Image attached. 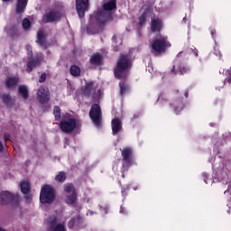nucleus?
<instances>
[{
    "instance_id": "nucleus-1",
    "label": "nucleus",
    "mask_w": 231,
    "mask_h": 231,
    "mask_svg": "<svg viewBox=\"0 0 231 231\" xmlns=\"http://www.w3.org/2000/svg\"><path fill=\"white\" fill-rule=\"evenodd\" d=\"M116 10V1L108 0L103 4L102 8H98L96 13L90 15L87 32L90 35L98 33L102 24L113 21V14Z\"/></svg>"
},
{
    "instance_id": "nucleus-2",
    "label": "nucleus",
    "mask_w": 231,
    "mask_h": 231,
    "mask_svg": "<svg viewBox=\"0 0 231 231\" xmlns=\"http://www.w3.org/2000/svg\"><path fill=\"white\" fill-rule=\"evenodd\" d=\"M129 69H131V59L129 56L122 55L114 70V75L116 79L124 80V79H126Z\"/></svg>"
},
{
    "instance_id": "nucleus-3",
    "label": "nucleus",
    "mask_w": 231,
    "mask_h": 231,
    "mask_svg": "<svg viewBox=\"0 0 231 231\" xmlns=\"http://www.w3.org/2000/svg\"><path fill=\"white\" fill-rule=\"evenodd\" d=\"M152 48L156 53L165 52L167 48H171L169 38L162 34L157 35L152 43Z\"/></svg>"
},
{
    "instance_id": "nucleus-4",
    "label": "nucleus",
    "mask_w": 231,
    "mask_h": 231,
    "mask_svg": "<svg viewBox=\"0 0 231 231\" xmlns=\"http://www.w3.org/2000/svg\"><path fill=\"white\" fill-rule=\"evenodd\" d=\"M41 203H53L55 201V189L50 185H45L42 188L40 194Z\"/></svg>"
},
{
    "instance_id": "nucleus-5",
    "label": "nucleus",
    "mask_w": 231,
    "mask_h": 231,
    "mask_svg": "<svg viewBox=\"0 0 231 231\" xmlns=\"http://www.w3.org/2000/svg\"><path fill=\"white\" fill-rule=\"evenodd\" d=\"M83 93L86 97H92V98H98L100 97V88H98L97 82L87 83L83 88Z\"/></svg>"
},
{
    "instance_id": "nucleus-6",
    "label": "nucleus",
    "mask_w": 231,
    "mask_h": 231,
    "mask_svg": "<svg viewBox=\"0 0 231 231\" xmlns=\"http://www.w3.org/2000/svg\"><path fill=\"white\" fill-rule=\"evenodd\" d=\"M89 116L93 124L97 127H100L102 124V109L97 104H94L89 111Z\"/></svg>"
},
{
    "instance_id": "nucleus-7",
    "label": "nucleus",
    "mask_w": 231,
    "mask_h": 231,
    "mask_svg": "<svg viewBox=\"0 0 231 231\" xmlns=\"http://www.w3.org/2000/svg\"><path fill=\"white\" fill-rule=\"evenodd\" d=\"M65 192V203L68 205H73L77 201V191L72 184H67L64 186Z\"/></svg>"
},
{
    "instance_id": "nucleus-8",
    "label": "nucleus",
    "mask_w": 231,
    "mask_h": 231,
    "mask_svg": "<svg viewBox=\"0 0 231 231\" xmlns=\"http://www.w3.org/2000/svg\"><path fill=\"white\" fill-rule=\"evenodd\" d=\"M8 203L17 205L19 203V197L8 191H2L0 193V205H8Z\"/></svg>"
},
{
    "instance_id": "nucleus-9",
    "label": "nucleus",
    "mask_w": 231,
    "mask_h": 231,
    "mask_svg": "<svg viewBox=\"0 0 231 231\" xmlns=\"http://www.w3.org/2000/svg\"><path fill=\"white\" fill-rule=\"evenodd\" d=\"M64 14V11L62 10H53L50 13L46 14L42 17V23H57V21H60V17Z\"/></svg>"
},
{
    "instance_id": "nucleus-10",
    "label": "nucleus",
    "mask_w": 231,
    "mask_h": 231,
    "mask_svg": "<svg viewBox=\"0 0 231 231\" xmlns=\"http://www.w3.org/2000/svg\"><path fill=\"white\" fill-rule=\"evenodd\" d=\"M60 127L63 133H71L77 128L75 118L63 119L60 123Z\"/></svg>"
},
{
    "instance_id": "nucleus-11",
    "label": "nucleus",
    "mask_w": 231,
    "mask_h": 231,
    "mask_svg": "<svg viewBox=\"0 0 231 231\" xmlns=\"http://www.w3.org/2000/svg\"><path fill=\"white\" fill-rule=\"evenodd\" d=\"M47 231H66L63 224H57V213L47 219Z\"/></svg>"
},
{
    "instance_id": "nucleus-12",
    "label": "nucleus",
    "mask_w": 231,
    "mask_h": 231,
    "mask_svg": "<svg viewBox=\"0 0 231 231\" xmlns=\"http://www.w3.org/2000/svg\"><path fill=\"white\" fill-rule=\"evenodd\" d=\"M123 158V169H129L133 163V150L131 148H125L121 152Z\"/></svg>"
},
{
    "instance_id": "nucleus-13",
    "label": "nucleus",
    "mask_w": 231,
    "mask_h": 231,
    "mask_svg": "<svg viewBox=\"0 0 231 231\" xmlns=\"http://www.w3.org/2000/svg\"><path fill=\"white\" fill-rule=\"evenodd\" d=\"M88 6H89V0H76V10L80 19H82L86 12H88Z\"/></svg>"
},
{
    "instance_id": "nucleus-14",
    "label": "nucleus",
    "mask_w": 231,
    "mask_h": 231,
    "mask_svg": "<svg viewBox=\"0 0 231 231\" xmlns=\"http://www.w3.org/2000/svg\"><path fill=\"white\" fill-rule=\"evenodd\" d=\"M37 98L41 104H48L50 102V90L44 87H41L37 92Z\"/></svg>"
},
{
    "instance_id": "nucleus-15",
    "label": "nucleus",
    "mask_w": 231,
    "mask_h": 231,
    "mask_svg": "<svg viewBox=\"0 0 231 231\" xmlns=\"http://www.w3.org/2000/svg\"><path fill=\"white\" fill-rule=\"evenodd\" d=\"M20 188L23 194L25 195L27 201H32V196L30 195V189H31L30 182L28 180L22 181Z\"/></svg>"
},
{
    "instance_id": "nucleus-16",
    "label": "nucleus",
    "mask_w": 231,
    "mask_h": 231,
    "mask_svg": "<svg viewBox=\"0 0 231 231\" xmlns=\"http://www.w3.org/2000/svg\"><path fill=\"white\" fill-rule=\"evenodd\" d=\"M162 28H163V23L160 20V18H153L151 21L152 32H162Z\"/></svg>"
},
{
    "instance_id": "nucleus-17",
    "label": "nucleus",
    "mask_w": 231,
    "mask_h": 231,
    "mask_svg": "<svg viewBox=\"0 0 231 231\" xmlns=\"http://www.w3.org/2000/svg\"><path fill=\"white\" fill-rule=\"evenodd\" d=\"M122 131V121L118 118H115L112 120V133L113 134H116Z\"/></svg>"
},
{
    "instance_id": "nucleus-18",
    "label": "nucleus",
    "mask_w": 231,
    "mask_h": 231,
    "mask_svg": "<svg viewBox=\"0 0 231 231\" xmlns=\"http://www.w3.org/2000/svg\"><path fill=\"white\" fill-rule=\"evenodd\" d=\"M28 0H17L16 14H23L24 10H26Z\"/></svg>"
},
{
    "instance_id": "nucleus-19",
    "label": "nucleus",
    "mask_w": 231,
    "mask_h": 231,
    "mask_svg": "<svg viewBox=\"0 0 231 231\" xmlns=\"http://www.w3.org/2000/svg\"><path fill=\"white\" fill-rule=\"evenodd\" d=\"M37 66H39V60H30L27 62V73H32V71H33V68H37Z\"/></svg>"
},
{
    "instance_id": "nucleus-20",
    "label": "nucleus",
    "mask_w": 231,
    "mask_h": 231,
    "mask_svg": "<svg viewBox=\"0 0 231 231\" xmlns=\"http://www.w3.org/2000/svg\"><path fill=\"white\" fill-rule=\"evenodd\" d=\"M19 84V78H8L6 80V86L9 89L15 88Z\"/></svg>"
},
{
    "instance_id": "nucleus-21",
    "label": "nucleus",
    "mask_w": 231,
    "mask_h": 231,
    "mask_svg": "<svg viewBox=\"0 0 231 231\" xmlns=\"http://www.w3.org/2000/svg\"><path fill=\"white\" fill-rule=\"evenodd\" d=\"M91 64H95L96 66H98L100 62H102V55L96 53L90 58Z\"/></svg>"
},
{
    "instance_id": "nucleus-22",
    "label": "nucleus",
    "mask_w": 231,
    "mask_h": 231,
    "mask_svg": "<svg viewBox=\"0 0 231 231\" xmlns=\"http://www.w3.org/2000/svg\"><path fill=\"white\" fill-rule=\"evenodd\" d=\"M18 91L23 98H28V87L26 85L19 86Z\"/></svg>"
},
{
    "instance_id": "nucleus-23",
    "label": "nucleus",
    "mask_w": 231,
    "mask_h": 231,
    "mask_svg": "<svg viewBox=\"0 0 231 231\" xmlns=\"http://www.w3.org/2000/svg\"><path fill=\"white\" fill-rule=\"evenodd\" d=\"M38 41L41 44V46H42V48H46V41L44 39V32L42 30L38 31Z\"/></svg>"
},
{
    "instance_id": "nucleus-24",
    "label": "nucleus",
    "mask_w": 231,
    "mask_h": 231,
    "mask_svg": "<svg viewBox=\"0 0 231 231\" xmlns=\"http://www.w3.org/2000/svg\"><path fill=\"white\" fill-rule=\"evenodd\" d=\"M70 73L73 77H79L80 76V68L77 66L70 67Z\"/></svg>"
},
{
    "instance_id": "nucleus-25",
    "label": "nucleus",
    "mask_w": 231,
    "mask_h": 231,
    "mask_svg": "<svg viewBox=\"0 0 231 231\" xmlns=\"http://www.w3.org/2000/svg\"><path fill=\"white\" fill-rule=\"evenodd\" d=\"M119 88H120V94L122 96L125 95L126 91L129 89V86L125 85V83H124L123 81H120Z\"/></svg>"
},
{
    "instance_id": "nucleus-26",
    "label": "nucleus",
    "mask_w": 231,
    "mask_h": 231,
    "mask_svg": "<svg viewBox=\"0 0 231 231\" xmlns=\"http://www.w3.org/2000/svg\"><path fill=\"white\" fill-rule=\"evenodd\" d=\"M146 14H143L139 19H138V23H137V26L138 28H142V26H143V24H145V21H146Z\"/></svg>"
},
{
    "instance_id": "nucleus-27",
    "label": "nucleus",
    "mask_w": 231,
    "mask_h": 231,
    "mask_svg": "<svg viewBox=\"0 0 231 231\" xmlns=\"http://www.w3.org/2000/svg\"><path fill=\"white\" fill-rule=\"evenodd\" d=\"M22 26L23 30H30V27L32 26V23L28 18H24L22 23Z\"/></svg>"
},
{
    "instance_id": "nucleus-28",
    "label": "nucleus",
    "mask_w": 231,
    "mask_h": 231,
    "mask_svg": "<svg viewBox=\"0 0 231 231\" xmlns=\"http://www.w3.org/2000/svg\"><path fill=\"white\" fill-rule=\"evenodd\" d=\"M174 111H175L176 115H178V113L183 111V104H181V102L175 103L174 104Z\"/></svg>"
},
{
    "instance_id": "nucleus-29",
    "label": "nucleus",
    "mask_w": 231,
    "mask_h": 231,
    "mask_svg": "<svg viewBox=\"0 0 231 231\" xmlns=\"http://www.w3.org/2000/svg\"><path fill=\"white\" fill-rule=\"evenodd\" d=\"M65 180H66V173H64V172H60L57 176H56V180L57 181H60V182H62V181H65Z\"/></svg>"
},
{
    "instance_id": "nucleus-30",
    "label": "nucleus",
    "mask_w": 231,
    "mask_h": 231,
    "mask_svg": "<svg viewBox=\"0 0 231 231\" xmlns=\"http://www.w3.org/2000/svg\"><path fill=\"white\" fill-rule=\"evenodd\" d=\"M53 113H54V116H55L56 120H59V118H60V107L55 106Z\"/></svg>"
},
{
    "instance_id": "nucleus-31",
    "label": "nucleus",
    "mask_w": 231,
    "mask_h": 231,
    "mask_svg": "<svg viewBox=\"0 0 231 231\" xmlns=\"http://www.w3.org/2000/svg\"><path fill=\"white\" fill-rule=\"evenodd\" d=\"M2 100L5 104H6L8 106V104H10V102L12 101V98H10L9 95H3Z\"/></svg>"
},
{
    "instance_id": "nucleus-32",
    "label": "nucleus",
    "mask_w": 231,
    "mask_h": 231,
    "mask_svg": "<svg viewBox=\"0 0 231 231\" xmlns=\"http://www.w3.org/2000/svg\"><path fill=\"white\" fill-rule=\"evenodd\" d=\"M180 75H184V73H189V69L185 68V67H180Z\"/></svg>"
},
{
    "instance_id": "nucleus-33",
    "label": "nucleus",
    "mask_w": 231,
    "mask_h": 231,
    "mask_svg": "<svg viewBox=\"0 0 231 231\" xmlns=\"http://www.w3.org/2000/svg\"><path fill=\"white\" fill-rule=\"evenodd\" d=\"M26 50H27V53H28L29 59H32V46L27 45Z\"/></svg>"
},
{
    "instance_id": "nucleus-34",
    "label": "nucleus",
    "mask_w": 231,
    "mask_h": 231,
    "mask_svg": "<svg viewBox=\"0 0 231 231\" xmlns=\"http://www.w3.org/2000/svg\"><path fill=\"white\" fill-rule=\"evenodd\" d=\"M45 80H46V74L43 73V74H42V76H41V78H40V79H39V82L42 83V82H44Z\"/></svg>"
},
{
    "instance_id": "nucleus-35",
    "label": "nucleus",
    "mask_w": 231,
    "mask_h": 231,
    "mask_svg": "<svg viewBox=\"0 0 231 231\" xmlns=\"http://www.w3.org/2000/svg\"><path fill=\"white\" fill-rule=\"evenodd\" d=\"M4 140L5 142H8V140L12 141V138L10 137L9 134H5Z\"/></svg>"
},
{
    "instance_id": "nucleus-36",
    "label": "nucleus",
    "mask_w": 231,
    "mask_h": 231,
    "mask_svg": "<svg viewBox=\"0 0 231 231\" xmlns=\"http://www.w3.org/2000/svg\"><path fill=\"white\" fill-rule=\"evenodd\" d=\"M73 226H75V219H71V220L69 222V228H73Z\"/></svg>"
},
{
    "instance_id": "nucleus-37",
    "label": "nucleus",
    "mask_w": 231,
    "mask_h": 231,
    "mask_svg": "<svg viewBox=\"0 0 231 231\" xmlns=\"http://www.w3.org/2000/svg\"><path fill=\"white\" fill-rule=\"evenodd\" d=\"M5 151V146L3 145V143L0 141V152H3Z\"/></svg>"
},
{
    "instance_id": "nucleus-38",
    "label": "nucleus",
    "mask_w": 231,
    "mask_h": 231,
    "mask_svg": "<svg viewBox=\"0 0 231 231\" xmlns=\"http://www.w3.org/2000/svg\"><path fill=\"white\" fill-rule=\"evenodd\" d=\"M215 55H217V56L221 55V52L217 50H215Z\"/></svg>"
},
{
    "instance_id": "nucleus-39",
    "label": "nucleus",
    "mask_w": 231,
    "mask_h": 231,
    "mask_svg": "<svg viewBox=\"0 0 231 231\" xmlns=\"http://www.w3.org/2000/svg\"><path fill=\"white\" fill-rule=\"evenodd\" d=\"M125 208H124V207H121V209H120V214H125Z\"/></svg>"
},
{
    "instance_id": "nucleus-40",
    "label": "nucleus",
    "mask_w": 231,
    "mask_h": 231,
    "mask_svg": "<svg viewBox=\"0 0 231 231\" xmlns=\"http://www.w3.org/2000/svg\"><path fill=\"white\" fill-rule=\"evenodd\" d=\"M116 37H113V46H115V44H116Z\"/></svg>"
},
{
    "instance_id": "nucleus-41",
    "label": "nucleus",
    "mask_w": 231,
    "mask_h": 231,
    "mask_svg": "<svg viewBox=\"0 0 231 231\" xmlns=\"http://www.w3.org/2000/svg\"><path fill=\"white\" fill-rule=\"evenodd\" d=\"M103 210H104V214H106L107 213V207L103 208Z\"/></svg>"
},
{
    "instance_id": "nucleus-42",
    "label": "nucleus",
    "mask_w": 231,
    "mask_h": 231,
    "mask_svg": "<svg viewBox=\"0 0 231 231\" xmlns=\"http://www.w3.org/2000/svg\"><path fill=\"white\" fill-rule=\"evenodd\" d=\"M226 192H230L231 193V186L227 189Z\"/></svg>"
},
{
    "instance_id": "nucleus-43",
    "label": "nucleus",
    "mask_w": 231,
    "mask_h": 231,
    "mask_svg": "<svg viewBox=\"0 0 231 231\" xmlns=\"http://www.w3.org/2000/svg\"><path fill=\"white\" fill-rule=\"evenodd\" d=\"M121 192H122V194L124 196V193L125 192V189H122Z\"/></svg>"
},
{
    "instance_id": "nucleus-44",
    "label": "nucleus",
    "mask_w": 231,
    "mask_h": 231,
    "mask_svg": "<svg viewBox=\"0 0 231 231\" xmlns=\"http://www.w3.org/2000/svg\"><path fill=\"white\" fill-rule=\"evenodd\" d=\"M5 3H8V1H10V0H3Z\"/></svg>"
},
{
    "instance_id": "nucleus-45",
    "label": "nucleus",
    "mask_w": 231,
    "mask_h": 231,
    "mask_svg": "<svg viewBox=\"0 0 231 231\" xmlns=\"http://www.w3.org/2000/svg\"><path fill=\"white\" fill-rule=\"evenodd\" d=\"M195 55H196V57H198V51H196Z\"/></svg>"
},
{
    "instance_id": "nucleus-46",
    "label": "nucleus",
    "mask_w": 231,
    "mask_h": 231,
    "mask_svg": "<svg viewBox=\"0 0 231 231\" xmlns=\"http://www.w3.org/2000/svg\"><path fill=\"white\" fill-rule=\"evenodd\" d=\"M228 82L231 83V78L228 79Z\"/></svg>"
},
{
    "instance_id": "nucleus-47",
    "label": "nucleus",
    "mask_w": 231,
    "mask_h": 231,
    "mask_svg": "<svg viewBox=\"0 0 231 231\" xmlns=\"http://www.w3.org/2000/svg\"><path fill=\"white\" fill-rule=\"evenodd\" d=\"M65 141H66V143H68V139H65Z\"/></svg>"
},
{
    "instance_id": "nucleus-48",
    "label": "nucleus",
    "mask_w": 231,
    "mask_h": 231,
    "mask_svg": "<svg viewBox=\"0 0 231 231\" xmlns=\"http://www.w3.org/2000/svg\"><path fill=\"white\" fill-rule=\"evenodd\" d=\"M211 35L214 36V32H211Z\"/></svg>"
}]
</instances>
